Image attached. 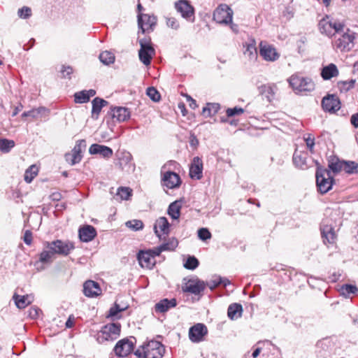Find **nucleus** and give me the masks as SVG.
<instances>
[{"label": "nucleus", "instance_id": "obj_1", "mask_svg": "<svg viewBox=\"0 0 358 358\" xmlns=\"http://www.w3.org/2000/svg\"><path fill=\"white\" fill-rule=\"evenodd\" d=\"M317 164V169L315 176L317 186L321 194H325L331 189L334 183V180L331 172L336 173V162L329 160V168L330 170L323 169L319 166L318 163Z\"/></svg>", "mask_w": 358, "mask_h": 358}, {"label": "nucleus", "instance_id": "obj_2", "mask_svg": "<svg viewBox=\"0 0 358 358\" xmlns=\"http://www.w3.org/2000/svg\"><path fill=\"white\" fill-rule=\"evenodd\" d=\"M164 351V348L160 342L150 341L138 348L134 354L138 358H162Z\"/></svg>", "mask_w": 358, "mask_h": 358}, {"label": "nucleus", "instance_id": "obj_3", "mask_svg": "<svg viewBox=\"0 0 358 358\" xmlns=\"http://www.w3.org/2000/svg\"><path fill=\"white\" fill-rule=\"evenodd\" d=\"M341 24H337V48L341 51H350L355 45L356 33L347 29L345 31Z\"/></svg>", "mask_w": 358, "mask_h": 358}, {"label": "nucleus", "instance_id": "obj_4", "mask_svg": "<svg viewBox=\"0 0 358 358\" xmlns=\"http://www.w3.org/2000/svg\"><path fill=\"white\" fill-rule=\"evenodd\" d=\"M121 326L118 323H110L103 326L96 334V340L99 343L112 341L120 336Z\"/></svg>", "mask_w": 358, "mask_h": 358}, {"label": "nucleus", "instance_id": "obj_5", "mask_svg": "<svg viewBox=\"0 0 358 358\" xmlns=\"http://www.w3.org/2000/svg\"><path fill=\"white\" fill-rule=\"evenodd\" d=\"M289 85L297 92H311L315 89L313 80L297 75H293L289 78Z\"/></svg>", "mask_w": 358, "mask_h": 358}, {"label": "nucleus", "instance_id": "obj_6", "mask_svg": "<svg viewBox=\"0 0 358 358\" xmlns=\"http://www.w3.org/2000/svg\"><path fill=\"white\" fill-rule=\"evenodd\" d=\"M233 10L226 4L219 6L213 13V20L219 24H229L232 21Z\"/></svg>", "mask_w": 358, "mask_h": 358}, {"label": "nucleus", "instance_id": "obj_7", "mask_svg": "<svg viewBox=\"0 0 358 358\" xmlns=\"http://www.w3.org/2000/svg\"><path fill=\"white\" fill-rule=\"evenodd\" d=\"M55 256L56 255H68L70 252L74 249L73 243L69 241H63L62 240H56L51 242H45Z\"/></svg>", "mask_w": 358, "mask_h": 358}, {"label": "nucleus", "instance_id": "obj_8", "mask_svg": "<svg viewBox=\"0 0 358 358\" xmlns=\"http://www.w3.org/2000/svg\"><path fill=\"white\" fill-rule=\"evenodd\" d=\"M175 8L182 17L191 22L194 21V8L187 0H179L176 2Z\"/></svg>", "mask_w": 358, "mask_h": 358}, {"label": "nucleus", "instance_id": "obj_9", "mask_svg": "<svg viewBox=\"0 0 358 358\" xmlns=\"http://www.w3.org/2000/svg\"><path fill=\"white\" fill-rule=\"evenodd\" d=\"M86 148V142L85 140H79L76 142L74 148L71 152L65 155L66 161L71 165H75L79 163L82 158V151Z\"/></svg>", "mask_w": 358, "mask_h": 358}, {"label": "nucleus", "instance_id": "obj_10", "mask_svg": "<svg viewBox=\"0 0 358 358\" xmlns=\"http://www.w3.org/2000/svg\"><path fill=\"white\" fill-rule=\"evenodd\" d=\"M141 48L138 51L139 59L145 66L150 64L151 59L155 53V49L146 40L139 41Z\"/></svg>", "mask_w": 358, "mask_h": 358}, {"label": "nucleus", "instance_id": "obj_11", "mask_svg": "<svg viewBox=\"0 0 358 358\" xmlns=\"http://www.w3.org/2000/svg\"><path fill=\"white\" fill-rule=\"evenodd\" d=\"M54 259L55 255L48 248V245L45 242L43 243V250L39 254V259L34 263V266L38 271H42L45 268V265L51 264Z\"/></svg>", "mask_w": 358, "mask_h": 358}, {"label": "nucleus", "instance_id": "obj_12", "mask_svg": "<svg viewBox=\"0 0 358 358\" xmlns=\"http://www.w3.org/2000/svg\"><path fill=\"white\" fill-rule=\"evenodd\" d=\"M207 334L206 326L202 323H197L189 328L188 336L192 342L199 343L204 340Z\"/></svg>", "mask_w": 358, "mask_h": 358}, {"label": "nucleus", "instance_id": "obj_13", "mask_svg": "<svg viewBox=\"0 0 358 358\" xmlns=\"http://www.w3.org/2000/svg\"><path fill=\"white\" fill-rule=\"evenodd\" d=\"M134 338H124L119 341L114 348V351L116 355L119 357H126L130 354L134 346Z\"/></svg>", "mask_w": 358, "mask_h": 358}, {"label": "nucleus", "instance_id": "obj_14", "mask_svg": "<svg viewBox=\"0 0 358 358\" xmlns=\"http://www.w3.org/2000/svg\"><path fill=\"white\" fill-rule=\"evenodd\" d=\"M259 55L267 62H275L280 57V54L273 45L264 42L259 44Z\"/></svg>", "mask_w": 358, "mask_h": 358}, {"label": "nucleus", "instance_id": "obj_15", "mask_svg": "<svg viewBox=\"0 0 358 358\" xmlns=\"http://www.w3.org/2000/svg\"><path fill=\"white\" fill-rule=\"evenodd\" d=\"M156 17L147 14H138V26L142 34L152 31L156 24Z\"/></svg>", "mask_w": 358, "mask_h": 358}, {"label": "nucleus", "instance_id": "obj_16", "mask_svg": "<svg viewBox=\"0 0 358 358\" xmlns=\"http://www.w3.org/2000/svg\"><path fill=\"white\" fill-rule=\"evenodd\" d=\"M205 288V282L196 278L189 280L182 287V291L196 295L202 292Z\"/></svg>", "mask_w": 358, "mask_h": 358}, {"label": "nucleus", "instance_id": "obj_17", "mask_svg": "<svg viewBox=\"0 0 358 358\" xmlns=\"http://www.w3.org/2000/svg\"><path fill=\"white\" fill-rule=\"evenodd\" d=\"M319 28L322 34L331 37L336 34V21L327 15L320 21Z\"/></svg>", "mask_w": 358, "mask_h": 358}, {"label": "nucleus", "instance_id": "obj_18", "mask_svg": "<svg viewBox=\"0 0 358 358\" xmlns=\"http://www.w3.org/2000/svg\"><path fill=\"white\" fill-rule=\"evenodd\" d=\"M327 220H323L321 224V234L324 244H334L336 241L334 227L326 223Z\"/></svg>", "mask_w": 358, "mask_h": 358}, {"label": "nucleus", "instance_id": "obj_19", "mask_svg": "<svg viewBox=\"0 0 358 358\" xmlns=\"http://www.w3.org/2000/svg\"><path fill=\"white\" fill-rule=\"evenodd\" d=\"M108 115L117 122H124L130 117V112L124 107L111 108Z\"/></svg>", "mask_w": 358, "mask_h": 358}, {"label": "nucleus", "instance_id": "obj_20", "mask_svg": "<svg viewBox=\"0 0 358 358\" xmlns=\"http://www.w3.org/2000/svg\"><path fill=\"white\" fill-rule=\"evenodd\" d=\"M189 176L192 179L199 180L203 176V162L200 157H194L189 167Z\"/></svg>", "mask_w": 358, "mask_h": 358}, {"label": "nucleus", "instance_id": "obj_21", "mask_svg": "<svg viewBox=\"0 0 358 358\" xmlns=\"http://www.w3.org/2000/svg\"><path fill=\"white\" fill-rule=\"evenodd\" d=\"M132 155L130 152L127 151H123L120 152L118 159L117 165L122 170H126L127 171H129L130 170L134 169V165L131 163Z\"/></svg>", "mask_w": 358, "mask_h": 358}, {"label": "nucleus", "instance_id": "obj_22", "mask_svg": "<svg viewBox=\"0 0 358 358\" xmlns=\"http://www.w3.org/2000/svg\"><path fill=\"white\" fill-rule=\"evenodd\" d=\"M89 152L90 155H99L105 159H110L113 155L110 148L97 143H94L90 147Z\"/></svg>", "mask_w": 358, "mask_h": 358}, {"label": "nucleus", "instance_id": "obj_23", "mask_svg": "<svg viewBox=\"0 0 358 358\" xmlns=\"http://www.w3.org/2000/svg\"><path fill=\"white\" fill-rule=\"evenodd\" d=\"M83 293L87 297H95L101 294L99 284L93 280H87L83 285Z\"/></svg>", "mask_w": 358, "mask_h": 358}, {"label": "nucleus", "instance_id": "obj_24", "mask_svg": "<svg viewBox=\"0 0 358 358\" xmlns=\"http://www.w3.org/2000/svg\"><path fill=\"white\" fill-rule=\"evenodd\" d=\"M163 185L169 189H173L178 187L180 184V178L178 174L173 172L168 171L164 174L162 178Z\"/></svg>", "mask_w": 358, "mask_h": 358}, {"label": "nucleus", "instance_id": "obj_25", "mask_svg": "<svg viewBox=\"0 0 358 358\" xmlns=\"http://www.w3.org/2000/svg\"><path fill=\"white\" fill-rule=\"evenodd\" d=\"M344 171L348 174L358 173V163L353 161L340 160L337 158V172Z\"/></svg>", "mask_w": 358, "mask_h": 358}, {"label": "nucleus", "instance_id": "obj_26", "mask_svg": "<svg viewBox=\"0 0 358 358\" xmlns=\"http://www.w3.org/2000/svg\"><path fill=\"white\" fill-rule=\"evenodd\" d=\"M50 110L44 106H40L36 108H33L30 110L25 111L22 114V117H30L34 120L46 117L49 115Z\"/></svg>", "mask_w": 358, "mask_h": 358}, {"label": "nucleus", "instance_id": "obj_27", "mask_svg": "<svg viewBox=\"0 0 358 358\" xmlns=\"http://www.w3.org/2000/svg\"><path fill=\"white\" fill-rule=\"evenodd\" d=\"M307 159L308 153L306 152L298 150L294 151L293 155V163L296 167L301 169H308Z\"/></svg>", "mask_w": 358, "mask_h": 358}, {"label": "nucleus", "instance_id": "obj_28", "mask_svg": "<svg viewBox=\"0 0 358 358\" xmlns=\"http://www.w3.org/2000/svg\"><path fill=\"white\" fill-rule=\"evenodd\" d=\"M137 259L143 268H151L155 264V259L151 252L140 251L138 253Z\"/></svg>", "mask_w": 358, "mask_h": 358}, {"label": "nucleus", "instance_id": "obj_29", "mask_svg": "<svg viewBox=\"0 0 358 358\" xmlns=\"http://www.w3.org/2000/svg\"><path fill=\"white\" fill-rule=\"evenodd\" d=\"M156 235L161 238L162 234L167 235L169 232V223L165 217H161L157 220L154 226Z\"/></svg>", "mask_w": 358, "mask_h": 358}, {"label": "nucleus", "instance_id": "obj_30", "mask_svg": "<svg viewBox=\"0 0 358 358\" xmlns=\"http://www.w3.org/2000/svg\"><path fill=\"white\" fill-rule=\"evenodd\" d=\"M337 292H339L340 296L345 299H352L358 294V288L354 285L343 284L339 288H337Z\"/></svg>", "mask_w": 358, "mask_h": 358}, {"label": "nucleus", "instance_id": "obj_31", "mask_svg": "<svg viewBox=\"0 0 358 358\" xmlns=\"http://www.w3.org/2000/svg\"><path fill=\"white\" fill-rule=\"evenodd\" d=\"M96 235L95 229L91 225H86L79 229L80 239L83 242L91 241Z\"/></svg>", "mask_w": 358, "mask_h": 358}, {"label": "nucleus", "instance_id": "obj_32", "mask_svg": "<svg viewBox=\"0 0 358 358\" xmlns=\"http://www.w3.org/2000/svg\"><path fill=\"white\" fill-rule=\"evenodd\" d=\"M258 90L261 95L264 96L268 102H271L275 98L277 87L275 85H263Z\"/></svg>", "mask_w": 358, "mask_h": 358}, {"label": "nucleus", "instance_id": "obj_33", "mask_svg": "<svg viewBox=\"0 0 358 358\" xmlns=\"http://www.w3.org/2000/svg\"><path fill=\"white\" fill-rule=\"evenodd\" d=\"M177 302L176 299H164L155 304V309L157 313H164L170 308L176 306Z\"/></svg>", "mask_w": 358, "mask_h": 358}, {"label": "nucleus", "instance_id": "obj_34", "mask_svg": "<svg viewBox=\"0 0 358 358\" xmlns=\"http://www.w3.org/2000/svg\"><path fill=\"white\" fill-rule=\"evenodd\" d=\"M322 107L324 111L329 112L331 113H336V95L327 94L323 97L322 100Z\"/></svg>", "mask_w": 358, "mask_h": 358}, {"label": "nucleus", "instance_id": "obj_35", "mask_svg": "<svg viewBox=\"0 0 358 358\" xmlns=\"http://www.w3.org/2000/svg\"><path fill=\"white\" fill-rule=\"evenodd\" d=\"M108 104V101L99 97L94 98L92 101V118L97 120L103 107Z\"/></svg>", "mask_w": 358, "mask_h": 358}, {"label": "nucleus", "instance_id": "obj_36", "mask_svg": "<svg viewBox=\"0 0 358 358\" xmlns=\"http://www.w3.org/2000/svg\"><path fill=\"white\" fill-rule=\"evenodd\" d=\"M13 299L15 301L16 306L20 309L24 308L33 301V296L28 294L21 296L15 293Z\"/></svg>", "mask_w": 358, "mask_h": 358}, {"label": "nucleus", "instance_id": "obj_37", "mask_svg": "<svg viewBox=\"0 0 358 358\" xmlns=\"http://www.w3.org/2000/svg\"><path fill=\"white\" fill-rule=\"evenodd\" d=\"M243 312V307L239 303H232L231 304L227 310V315L228 317L234 320H236L241 317Z\"/></svg>", "mask_w": 358, "mask_h": 358}, {"label": "nucleus", "instance_id": "obj_38", "mask_svg": "<svg viewBox=\"0 0 358 358\" xmlns=\"http://www.w3.org/2000/svg\"><path fill=\"white\" fill-rule=\"evenodd\" d=\"M220 109V105L217 103H207L203 108L202 114L205 117H212L215 115Z\"/></svg>", "mask_w": 358, "mask_h": 358}, {"label": "nucleus", "instance_id": "obj_39", "mask_svg": "<svg viewBox=\"0 0 358 358\" xmlns=\"http://www.w3.org/2000/svg\"><path fill=\"white\" fill-rule=\"evenodd\" d=\"M181 204L180 201H176L171 203L168 208V214L174 220L179 218L180 215Z\"/></svg>", "mask_w": 358, "mask_h": 358}, {"label": "nucleus", "instance_id": "obj_40", "mask_svg": "<svg viewBox=\"0 0 358 358\" xmlns=\"http://www.w3.org/2000/svg\"><path fill=\"white\" fill-rule=\"evenodd\" d=\"M131 193L132 190L129 187H120L117 190L115 199L118 201L128 200Z\"/></svg>", "mask_w": 358, "mask_h": 358}, {"label": "nucleus", "instance_id": "obj_41", "mask_svg": "<svg viewBox=\"0 0 358 358\" xmlns=\"http://www.w3.org/2000/svg\"><path fill=\"white\" fill-rule=\"evenodd\" d=\"M336 75V65L330 64L322 68L321 76L324 80H329Z\"/></svg>", "mask_w": 358, "mask_h": 358}, {"label": "nucleus", "instance_id": "obj_42", "mask_svg": "<svg viewBox=\"0 0 358 358\" xmlns=\"http://www.w3.org/2000/svg\"><path fill=\"white\" fill-rule=\"evenodd\" d=\"M15 146V142L13 140L6 138L0 139V151L3 153H8Z\"/></svg>", "mask_w": 358, "mask_h": 358}, {"label": "nucleus", "instance_id": "obj_43", "mask_svg": "<svg viewBox=\"0 0 358 358\" xmlns=\"http://www.w3.org/2000/svg\"><path fill=\"white\" fill-rule=\"evenodd\" d=\"M355 83V80L351 79L347 81H339L337 82V87L339 89L340 92H347L348 90L354 87Z\"/></svg>", "mask_w": 358, "mask_h": 358}, {"label": "nucleus", "instance_id": "obj_44", "mask_svg": "<svg viewBox=\"0 0 358 358\" xmlns=\"http://www.w3.org/2000/svg\"><path fill=\"white\" fill-rule=\"evenodd\" d=\"M245 50L244 51L245 55H247L250 59H253L257 57V52L255 46V41H252L251 43H247L245 45Z\"/></svg>", "mask_w": 358, "mask_h": 358}, {"label": "nucleus", "instance_id": "obj_45", "mask_svg": "<svg viewBox=\"0 0 358 358\" xmlns=\"http://www.w3.org/2000/svg\"><path fill=\"white\" fill-rule=\"evenodd\" d=\"M100 61L106 65L113 64L115 61V55L109 51H103L99 55Z\"/></svg>", "mask_w": 358, "mask_h": 358}, {"label": "nucleus", "instance_id": "obj_46", "mask_svg": "<svg viewBox=\"0 0 358 358\" xmlns=\"http://www.w3.org/2000/svg\"><path fill=\"white\" fill-rule=\"evenodd\" d=\"M178 241L176 238H171L168 242L161 244L159 246L163 251L173 250L178 246Z\"/></svg>", "mask_w": 358, "mask_h": 358}, {"label": "nucleus", "instance_id": "obj_47", "mask_svg": "<svg viewBox=\"0 0 358 358\" xmlns=\"http://www.w3.org/2000/svg\"><path fill=\"white\" fill-rule=\"evenodd\" d=\"M37 175V168L36 166H31L24 173V180L30 183L33 178Z\"/></svg>", "mask_w": 358, "mask_h": 358}, {"label": "nucleus", "instance_id": "obj_48", "mask_svg": "<svg viewBox=\"0 0 358 358\" xmlns=\"http://www.w3.org/2000/svg\"><path fill=\"white\" fill-rule=\"evenodd\" d=\"M199 264V260L195 257L189 256L184 264V266L187 269L194 270L198 267Z\"/></svg>", "mask_w": 358, "mask_h": 358}, {"label": "nucleus", "instance_id": "obj_49", "mask_svg": "<svg viewBox=\"0 0 358 358\" xmlns=\"http://www.w3.org/2000/svg\"><path fill=\"white\" fill-rule=\"evenodd\" d=\"M74 101L76 103H87L90 101L89 96L87 95V92H85V90H83L75 93Z\"/></svg>", "mask_w": 358, "mask_h": 358}, {"label": "nucleus", "instance_id": "obj_50", "mask_svg": "<svg viewBox=\"0 0 358 358\" xmlns=\"http://www.w3.org/2000/svg\"><path fill=\"white\" fill-rule=\"evenodd\" d=\"M125 224L128 228H129L134 231H138L143 228V222L141 220H133L127 221L125 223Z\"/></svg>", "mask_w": 358, "mask_h": 358}, {"label": "nucleus", "instance_id": "obj_51", "mask_svg": "<svg viewBox=\"0 0 358 358\" xmlns=\"http://www.w3.org/2000/svg\"><path fill=\"white\" fill-rule=\"evenodd\" d=\"M303 139L306 142L307 148L312 154L314 153L315 137L310 134H307L304 135Z\"/></svg>", "mask_w": 358, "mask_h": 358}, {"label": "nucleus", "instance_id": "obj_52", "mask_svg": "<svg viewBox=\"0 0 358 358\" xmlns=\"http://www.w3.org/2000/svg\"><path fill=\"white\" fill-rule=\"evenodd\" d=\"M128 306H121L118 303H115L114 306L111 307L109 310V316L110 317H115L117 316L118 313L124 311L127 308Z\"/></svg>", "mask_w": 358, "mask_h": 358}, {"label": "nucleus", "instance_id": "obj_53", "mask_svg": "<svg viewBox=\"0 0 358 358\" xmlns=\"http://www.w3.org/2000/svg\"><path fill=\"white\" fill-rule=\"evenodd\" d=\"M244 113L243 108L241 107L236 106L232 108H227L226 110V114L228 117H234L236 115H240Z\"/></svg>", "mask_w": 358, "mask_h": 358}, {"label": "nucleus", "instance_id": "obj_54", "mask_svg": "<svg viewBox=\"0 0 358 358\" xmlns=\"http://www.w3.org/2000/svg\"><path fill=\"white\" fill-rule=\"evenodd\" d=\"M206 287L208 286L211 290L220 285V276H213L210 280L207 281Z\"/></svg>", "mask_w": 358, "mask_h": 358}, {"label": "nucleus", "instance_id": "obj_55", "mask_svg": "<svg viewBox=\"0 0 358 358\" xmlns=\"http://www.w3.org/2000/svg\"><path fill=\"white\" fill-rule=\"evenodd\" d=\"M147 95L154 101H158L160 99L159 93L152 87L148 88Z\"/></svg>", "mask_w": 358, "mask_h": 358}, {"label": "nucleus", "instance_id": "obj_56", "mask_svg": "<svg viewBox=\"0 0 358 358\" xmlns=\"http://www.w3.org/2000/svg\"><path fill=\"white\" fill-rule=\"evenodd\" d=\"M18 16L22 19H27L31 15V10L27 6H23L17 12Z\"/></svg>", "mask_w": 358, "mask_h": 358}, {"label": "nucleus", "instance_id": "obj_57", "mask_svg": "<svg viewBox=\"0 0 358 358\" xmlns=\"http://www.w3.org/2000/svg\"><path fill=\"white\" fill-rule=\"evenodd\" d=\"M198 237L202 241H206L211 238V233L206 228H201L198 230Z\"/></svg>", "mask_w": 358, "mask_h": 358}, {"label": "nucleus", "instance_id": "obj_58", "mask_svg": "<svg viewBox=\"0 0 358 358\" xmlns=\"http://www.w3.org/2000/svg\"><path fill=\"white\" fill-rule=\"evenodd\" d=\"M166 24L173 29H178L180 27L178 21L175 17H166Z\"/></svg>", "mask_w": 358, "mask_h": 358}, {"label": "nucleus", "instance_id": "obj_59", "mask_svg": "<svg viewBox=\"0 0 358 358\" xmlns=\"http://www.w3.org/2000/svg\"><path fill=\"white\" fill-rule=\"evenodd\" d=\"M73 69L70 66H63L61 70V73L64 78L69 77L73 73Z\"/></svg>", "mask_w": 358, "mask_h": 358}, {"label": "nucleus", "instance_id": "obj_60", "mask_svg": "<svg viewBox=\"0 0 358 358\" xmlns=\"http://www.w3.org/2000/svg\"><path fill=\"white\" fill-rule=\"evenodd\" d=\"M39 312L40 310L38 308L31 307L29 310V316L32 319H35L38 317Z\"/></svg>", "mask_w": 358, "mask_h": 358}, {"label": "nucleus", "instance_id": "obj_61", "mask_svg": "<svg viewBox=\"0 0 358 358\" xmlns=\"http://www.w3.org/2000/svg\"><path fill=\"white\" fill-rule=\"evenodd\" d=\"M32 241L31 233L29 231H26L24 236V241L27 245H30Z\"/></svg>", "mask_w": 358, "mask_h": 358}, {"label": "nucleus", "instance_id": "obj_62", "mask_svg": "<svg viewBox=\"0 0 358 358\" xmlns=\"http://www.w3.org/2000/svg\"><path fill=\"white\" fill-rule=\"evenodd\" d=\"M148 252H151L152 255H153V259H155V257L159 256L161 252L164 251L161 249L160 246H158L151 250H148Z\"/></svg>", "mask_w": 358, "mask_h": 358}, {"label": "nucleus", "instance_id": "obj_63", "mask_svg": "<svg viewBox=\"0 0 358 358\" xmlns=\"http://www.w3.org/2000/svg\"><path fill=\"white\" fill-rule=\"evenodd\" d=\"M350 122L355 127H358V113L351 116Z\"/></svg>", "mask_w": 358, "mask_h": 358}, {"label": "nucleus", "instance_id": "obj_64", "mask_svg": "<svg viewBox=\"0 0 358 358\" xmlns=\"http://www.w3.org/2000/svg\"><path fill=\"white\" fill-rule=\"evenodd\" d=\"M187 100L189 101L190 108L194 109L196 107H197L196 101L193 99L190 96H187Z\"/></svg>", "mask_w": 358, "mask_h": 358}]
</instances>
